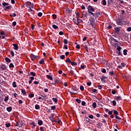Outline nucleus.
Masks as SVG:
<instances>
[{
  "label": "nucleus",
  "mask_w": 131,
  "mask_h": 131,
  "mask_svg": "<svg viewBox=\"0 0 131 131\" xmlns=\"http://www.w3.org/2000/svg\"><path fill=\"white\" fill-rule=\"evenodd\" d=\"M2 5L3 7H5V8H4L5 11H7V10H11V9H12V6H9V3H2Z\"/></svg>",
  "instance_id": "f257e3e1"
},
{
  "label": "nucleus",
  "mask_w": 131,
  "mask_h": 131,
  "mask_svg": "<svg viewBox=\"0 0 131 131\" xmlns=\"http://www.w3.org/2000/svg\"><path fill=\"white\" fill-rule=\"evenodd\" d=\"M88 10L90 14H92V13H93L92 12H95V9H94V7L91 5L88 6Z\"/></svg>",
  "instance_id": "f03ea898"
},
{
  "label": "nucleus",
  "mask_w": 131,
  "mask_h": 131,
  "mask_svg": "<svg viewBox=\"0 0 131 131\" xmlns=\"http://www.w3.org/2000/svg\"><path fill=\"white\" fill-rule=\"evenodd\" d=\"M122 49V48L119 46L117 47V51L116 52V53L118 54V55L121 56L122 55V53L120 51H121Z\"/></svg>",
  "instance_id": "7ed1b4c3"
},
{
  "label": "nucleus",
  "mask_w": 131,
  "mask_h": 131,
  "mask_svg": "<svg viewBox=\"0 0 131 131\" xmlns=\"http://www.w3.org/2000/svg\"><path fill=\"white\" fill-rule=\"evenodd\" d=\"M95 21L94 18L90 20V25L92 26L93 28H95Z\"/></svg>",
  "instance_id": "20e7f679"
},
{
  "label": "nucleus",
  "mask_w": 131,
  "mask_h": 131,
  "mask_svg": "<svg viewBox=\"0 0 131 131\" xmlns=\"http://www.w3.org/2000/svg\"><path fill=\"white\" fill-rule=\"evenodd\" d=\"M91 15H93V17H95V18H98L100 15H101V13L99 12L94 13H91Z\"/></svg>",
  "instance_id": "39448f33"
},
{
  "label": "nucleus",
  "mask_w": 131,
  "mask_h": 131,
  "mask_svg": "<svg viewBox=\"0 0 131 131\" xmlns=\"http://www.w3.org/2000/svg\"><path fill=\"white\" fill-rule=\"evenodd\" d=\"M29 16H32V15H33L35 13L34 11L31 9V8L29 9Z\"/></svg>",
  "instance_id": "423d86ee"
},
{
  "label": "nucleus",
  "mask_w": 131,
  "mask_h": 131,
  "mask_svg": "<svg viewBox=\"0 0 131 131\" xmlns=\"http://www.w3.org/2000/svg\"><path fill=\"white\" fill-rule=\"evenodd\" d=\"M25 4L27 8H29V7H33V5H32V4L30 2H26Z\"/></svg>",
  "instance_id": "0eeeda50"
},
{
  "label": "nucleus",
  "mask_w": 131,
  "mask_h": 131,
  "mask_svg": "<svg viewBox=\"0 0 131 131\" xmlns=\"http://www.w3.org/2000/svg\"><path fill=\"white\" fill-rule=\"evenodd\" d=\"M0 68H1V69H2V70H3L4 71L7 70V67H6V65H5V64H2L0 66Z\"/></svg>",
  "instance_id": "6e6552de"
},
{
  "label": "nucleus",
  "mask_w": 131,
  "mask_h": 131,
  "mask_svg": "<svg viewBox=\"0 0 131 131\" xmlns=\"http://www.w3.org/2000/svg\"><path fill=\"white\" fill-rule=\"evenodd\" d=\"M13 49L15 50V51H18V45L17 44H16V43H13Z\"/></svg>",
  "instance_id": "1a4fd4ad"
},
{
  "label": "nucleus",
  "mask_w": 131,
  "mask_h": 131,
  "mask_svg": "<svg viewBox=\"0 0 131 131\" xmlns=\"http://www.w3.org/2000/svg\"><path fill=\"white\" fill-rule=\"evenodd\" d=\"M106 78H107V77H105V76H103L102 77H101L100 78V79H101L102 82H106V80H105V79H106Z\"/></svg>",
  "instance_id": "9d476101"
},
{
  "label": "nucleus",
  "mask_w": 131,
  "mask_h": 131,
  "mask_svg": "<svg viewBox=\"0 0 131 131\" xmlns=\"http://www.w3.org/2000/svg\"><path fill=\"white\" fill-rule=\"evenodd\" d=\"M120 31V28H115V32L116 33H119V32Z\"/></svg>",
  "instance_id": "9b49d317"
},
{
  "label": "nucleus",
  "mask_w": 131,
  "mask_h": 131,
  "mask_svg": "<svg viewBox=\"0 0 131 131\" xmlns=\"http://www.w3.org/2000/svg\"><path fill=\"white\" fill-rule=\"evenodd\" d=\"M37 56L34 55V54H31V58L32 60H34V59H36Z\"/></svg>",
  "instance_id": "f8f14e48"
},
{
  "label": "nucleus",
  "mask_w": 131,
  "mask_h": 131,
  "mask_svg": "<svg viewBox=\"0 0 131 131\" xmlns=\"http://www.w3.org/2000/svg\"><path fill=\"white\" fill-rule=\"evenodd\" d=\"M6 110L8 111V112H11V111L12 110V106L7 107Z\"/></svg>",
  "instance_id": "ddd939ff"
},
{
  "label": "nucleus",
  "mask_w": 131,
  "mask_h": 131,
  "mask_svg": "<svg viewBox=\"0 0 131 131\" xmlns=\"http://www.w3.org/2000/svg\"><path fill=\"white\" fill-rule=\"evenodd\" d=\"M20 123L21 122L20 121L16 122V123L15 124V126H19V127H21V126H22V125H20Z\"/></svg>",
  "instance_id": "4468645a"
},
{
  "label": "nucleus",
  "mask_w": 131,
  "mask_h": 131,
  "mask_svg": "<svg viewBox=\"0 0 131 131\" xmlns=\"http://www.w3.org/2000/svg\"><path fill=\"white\" fill-rule=\"evenodd\" d=\"M118 25H123V23L122 22V21L119 20H118L117 22Z\"/></svg>",
  "instance_id": "2eb2a0df"
},
{
  "label": "nucleus",
  "mask_w": 131,
  "mask_h": 131,
  "mask_svg": "<svg viewBox=\"0 0 131 131\" xmlns=\"http://www.w3.org/2000/svg\"><path fill=\"white\" fill-rule=\"evenodd\" d=\"M74 23L76 25H78L79 24V22H78V18H77V19H74Z\"/></svg>",
  "instance_id": "dca6fc26"
},
{
  "label": "nucleus",
  "mask_w": 131,
  "mask_h": 131,
  "mask_svg": "<svg viewBox=\"0 0 131 131\" xmlns=\"http://www.w3.org/2000/svg\"><path fill=\"white\" fill-rule=\"evenodd\" d=\"M35 108L36 110H39L40 109V106L38 104H36L35 105Z\"/></svg>",
  "instance_id": "f3484780"
},
{
  "label": "nucleus",
  "mask_w": 131,
  "mask_h": 131,
  "mask_svg": "<svg viewBox=\"0 0 131 131\" xmlns=\"http://www.w3.org/2000/svg\"><path fill=\"white\" fill-rule=\"evenodd\" d=\"M123 55L124 56H126L127 55V50L126 49H125L123 51Z\"/></svg>",
  "instance_id": "a211bd4d"
},
{
  "label": "nucleus",
  "mask_w": 131,
  "mask_h": 131,
  "mask_svg": "<svg viewBox=\"0 0 131 131\" xmlns=\"http://www.w3.org/2000/svg\"><path fill=\"white\" fill-rule=\"evenodd\" d=\"M115 100H116V101H120V100H121V96H117V97H116Z\"/></svg>",
  "instance_id": "6ab92c4d"
},
{
  "label": "nucleus",
  "mask_w": 131,
  "mask_h": 131,
  "mask_svg": "<svg viewBox=\"0 0 131 131\" xmlns=\"http://www.w3.org/2000/svg\"><path fill=\"white\" fill-rule=\"evenodd\" d=\"M71 64L72 65V66H76L77 65V63L75 62V61H71Z\"/></svg>",
  "instance_id": "aec40b11"
},
{
  "label": "nucleus",
  "mask_w": 131,
  "mask_h": 131,
  "mask_svg": "<svg viewBox=\"0 0 131 131\" xmlns=\"http://www.w3.org/2000/svg\"><path fill=\"white\" fill-rule=\"evenodd\" d=\"M41 97H43V98H42V100L43 101H45V100H46V98H47V95L44 94V95H41Z\"/></svg>",
  "instance_id": "412c9836"
},
{
  "label": "nucleus",
  "mask_w": 131,
  "mask_h": 131,
  "mask_svg": "<svg viewBox=\"0 0 131 131\" xmlns=\"http://www.w3.org/2000/svg\"><path fill=\"white\" fill-rule=\"evenodd\" d=\"M47 78H48V79H50V80H53V77L51 76L50 75H47Z\"/></svg>",
  "instance_id": "4be33fe9"
},
{
  "label": "nucleus",
  "mask_w": 131,
  "mask_h": 131,
  "mask_svg": "<svg viewBox=\"0 0 131 131\" xmlns=\"http://www.w3.org/2000/svg\"><path fill=\"white\" fill-rule=\"evenodd\" d=\"M38 125H42V124H43L42 121H41V120H39L38 121Z\"/></svg>",
  "instance_id": "5701e85b"
},
{
  "label": "nucleus",
  "mask_w": 131,
  "mask_h": 131,
  "mask_svg": "<svg viewBox=\"0 0 131 131\" xmlns=\"http://www.w3.org/2000/svg\"><path fill=\"white\" fill-rule=\"evenodd\" d=\"M5 60L6 62H7V63H10V62H11V59H10V58H9L8 57H6Z\"/></svg>",
  "instance_id": "b1692460"
},
{
  "label": "nucleus",
  "mask_w": 131,
  "mask_h": 131,
  "mask_svg": "<svg viewBox=\"0 0 131 131\" xmlns=\"http://www.w3.org/2000/svg\"><path fill=\"white\" fill-rule=\"evenodd\" d=\"M107 3L108 5H112L113 4V0H107Z\"/></svg>",
  "instance_id": "393cba45"
},
{
  "label": "nucleus",
  "mask_w": 131,
  "mask_h": 131,
  "mask_svg": "<svg viewBox=\"0 0 131 131\" xmlns=\"http://www.w3.org/2000/svg\"><path fill=\"white\" fill-rule=\"evenodd\" d=\"M71 60H70V58H67L66 60V63H71Z\"/></svg>",
  "instance_id": "a878e982"
},
{
  "label": "nucleus",
  "mask_w": 131,
  "mask_h": 131,
  "mask_svg": "<svg viewBox=\"0 0 131 131\" xmlns=\"http://www.w3.org/2000/svg\"><path fill=\"white\" fill-rule=\"evenodd\" d=\"M50 120L52 121V122H57V120H56L54 118H50Z\"/></svg>",
  "instance_id": "bb28decb"
},
{
  "label": "nucleus",
  "mask_w": 131,
  "mask_h": 131,
  "mask_svg": "<svg viewBox=\"0 0 131 131\" xmlns=\"http://www.w3.org/2000/svg\"><path fill=\"white\" fill-rule=\"evenodd\" d=\"M52 28H53V29H58V26H56V25H53Z\"/></svg>",
  "instance_id": "cd10ccee"
},
{
  "label": "nucleus",
  "mask_w": 131,
  "mask_h": 131,
  "mask_svg": "<svg viewBox=\"0 0 131 131\" xmlns=\"http://www.w3.org/2000/svg\"><path fill=\"white\" fill-rule=\"evenodd\" d=\"M52 100H53V102H54V103H58V99H57V98H53Z\"/></svg>",
  "instance_id": "c85d7f7f"
},
{
  "label": "nucleus",
  "mask_w": 131,
  "mask_h": 131,
  "mask_svg": "<svg viewBox=\"0 0 131 131\" xmlns=\"http://www.w3.org/2000/svg\"><path fill=\"white\" fill-rule=\"evenodd\" d=\"M12 85H13V88H17V84L16 83L15 81L13 82Z\"/></svg>",
  "instance_id": "c756f323"
},
{
  "label": "nucleus",
  "mask_w": 131,
  "mask_h": 131,
  "mask_svg": "<svg viewBox=\"0 0 131 131\" xmlns=\"http://www.w3.org/2000/svg\"><path fill=\"white\" fill-rule=\"evenodd\" d=\"M93 108H96L97 107V103L96 102H94L92 104Z\"/></svg>",
  "instance_id": "7c9ffc66"
},
{
  "label": "nucleus",
  "mask_w": 131,
  "mask_h": 131,
  "mask_svg": "<svg viewBox=\"0 0 131 131\" xmlns=\"http://www.w3.org/2000/svg\"><path fill=\"white\" fill-rule=\"evenodd\" d=\"M102 5L103 6H106V5H107V2H106V0L102 1Z\"/></svg>",
  "instance_id": "2f4dec72"
},
{
  "label": "nucleus",
  "mask_w": 131,
  "mask_h": 131,
  "mask_svg": "<svg viewBox=\"0 0 131 131\" xmlns=\"http://www.w3.org/2000/svg\"><path fill=\"white\" fill-rule=\"evenodd\" d=\"M14 66L13 63H10L9 64V68H14Z\"/></svg>",
  "instance_id": "473e14b6"
},
{
  "label": "nucleus",
  "mask_w": 131,
  "mask_h": 131,
  "mask_svg": "<svg viewBox=\"0 0 131 131\" xmlns=\"http://www.w3.org/2000/svg\"><path fill=\"white\" fill-rule=\"evenodd\" d=\"M44 62H45V60L43 58H42L41 60L39 61V64H43Z\"/></svg>",
  "instance_id": "72a5a7b5"
},
{
  "label": "nucleus",
  "mask_w": 131,
  "mask_h": 131,
  "mask_svg": "<svg viewBox=\"0 0 131 131\" xmlns=\"http://www.w3.org/2000/svg\"><path fill=\"white\" fill-rule=\"evenodd\" d=\"M8 100H9V96L6 97L4 99V101L8 102Z\"/></svg>",
  "instance_id": "f704fd0d"
},
{
  "label": "nucleus",
  "mask_w": 131,
  "mask_h": 131,
  "mask_svg": "<svg viewBox=\"0 0 131 131\" xmlns=\"http://www.w3.org/2000/svg\"><path fill=\"white\" fill-rule=\"evenodd\" d=\"M84 49H85L86 52H87V53H89V49L88 48V46L86 45H85Z\"/></svg>",
  "instance_id": "c9c22d12"
},
{
  "label": "nucleus",
  "mask_w": 131,
  "mask_h": 131,
  "mask_svg": "<svg viewBox=\"0 0 131 131\" xmlns=\"http://www.w3.org/2000/svg\"><path fill=\"white\" fill-rule=\"evenodd\" d=\"M30 74L31 75H32V76H35L36 75V74H35V73L33 72H30Z\"/></svg>",
  "instance_id": "e433bc0d"
},
{
  "label": "nucleus",
  "mask_w": 131,
  "mask_h": 131,
  "mask_svg": "<svg viewBox=\"0 0 131 131\" xmlns=\"http://www.w3.org/2000/svg\"><path fill=\"white\" fill-rule=\"evenodd\" d=\"M63 42L64 43H65V45H67L68 43V40H67V39H64L63 40Z\"/></svg>",
  "instance_id": "4c0bfd02"
},
{
  "label": "nucleus",
  "mask_w": 131,
  "mask_h": 131,
  "mask_svg": "<svg viewBox=\"0 0 131 131\" xmlns=\"http://www.w3.org/2000/svg\"><path fill=\"white\" fill-rule=\"evenodd\" d=\"M29 97L30 98H33V97H34V95L33 94H29Z\"/></svg>",
  "instance_id": "58836bf2"
},
{
  "label": "nucleus",
  "mask_w": 131,
  "mask_h": 131,
  "mask_svg": "<svg viewBox=\"0 0 131 131\" xmlns=\"http://www.w3.org/2000/svg\"><path fill=\"white\" fill-rule=\"evenodd\" d=\"M114 114H115V115H118V114H119L118 112H117V111H116V110H114Z\"/></svg>",
  "instance_id": "ea45409f"
},
{
  "label": "nucleus",
  "mask_w": 131,
  "mask_h": 131,
  "mask_svg": "<svg viewBox=\"0 0 131 131\" xmlns=\"http://www.w3.org/2000/svg\"><path fill=\"white\" fill-rule=\"evenodd\" d=\"M115 118L116 119H119V120H121V118L119 117L117 115L115 116Z\"/></svg>",
  "instance_id": "a19ab883"
},
{
  "label": "nucleus",
  "mask_w": 131,
  "mask_h": 131,
  "mask_svg": "<svg viewBox=\"0 0 131 131\" xmlns=\"http://www.w3.org/2000/svg\"><path fill=\"white\" fill-rule=\"evenodd\" d=\"M21 93L23 94V95H26V91H25V90H21Z\"/></svg>",
  "instance_id": "79ce46f5"
},
{
  "label": "nucleus",
  "mask_w": 131,
  "mask_h": 131,
  "mask_svg": "<svg viewBox=\"0 0 131 131\" xmlns=\"http://www.w3.org/2000/svg\"><path fill=\"white\" fill-rule=\"evenodd\" d=\"M60 58L62 60H64V59H65V55H62L61 56H60Z\"/></svg>",
  "instance_id": "37998d69"
},
{
  "label": "nucleus",
  "mask_w": 131,
  "mask_h": 131,
  "mask_svg": "<svg viewBox=\"0 0 131 131\" xmlns=\"http://www.w3.org/2000/svg\"><path fill=\"white\" fill-rule=\"evenodd\" d=\"M76 101L78 102V104H80L81 100H80V99H76Z\"/></svg>",
  "instance_id": "c03bdc74"
},
{
  "label": "nucleus",
  "mask_w": 131,
  "mask_h": 131,
  "mask_svg": "<svg viewBox=\"0 0 131 131\" xmlns=\"http://www.w3.org/2000/svg\"><path fill=\"white\" fill-rule=\"evenodd\" d=\"M10 54L12 57H14L15 56V53L13 52V51H10Z\"/></svg>",
  "instance_id": "a18cd8bd"
},
{
  "label": "nucleus",
  "mask_w": 131,
  "mask_h": 131,
  "mask_svg": "<svg viewBox=\"0 0 131 131\" xmlns=\"http://www.w3.org/2000/svg\"><path fill=\"white\" fill-rule=\"evenodd\" d=\"M6 127H10L11 126V123H8L6 124Z\"/></svg>",
  "instance_id": "49530a36"
},
{
  "label": "nucleus",
  "mask_w": 131,
  "mask_h": 131,
  "mask_svg": "<svg viewBox=\"0 0 131 131\" xmlns=\"http://www.w3.org/2000/svg\"><path fill=\"white\" fill-rule=\"evenodd\" d=\"M80 90H81V91H84V88L83 87V86H82V85H81L80 86Z\"/></svg>",
  "instance_id": "de8ad7c7"
},
{
  "label": "nucleus",
  "mask_w": 131,
  "mask_h": 131,
  "mask_svg": "<svg viewBox=\"0 0 131 131\" xmlns=\"http://www.w3.org/2000/svg\"><path fill=\"white\" fill-rule=\"evenodd\" d=\"M112 103H113V106H116V101L113 100Z\"/></svg>",
  "instance_id": "09e8293b"
},
{
  "label": "nucleus",
  "mask_w": 131,
  "mask_h": 131,
  "mask_svg": "<svg viewBox=\"0 0 131 131\" xmlns=\"http://www.w3.org/2000/svg\"><path fill=\"white\" fill-rule=\"evenodd\" d=\"M89 118H91V119H94V116L93 115H89Z\"/></svg>",
  "instance_id": "8fccbe9b"
},
{
  "label": "nucleus",
  "mask_w": 131,
  "mask_h": 131,
  "mask_svg": "<svg viewBox=\"0 0 131 131\" xmlns=\"http://www.w3.org/2000/svg\"><path fill=\"white\" fill-rule=\"evenodd\" d=\"M70 93L71 95H75L76 94V92H74V91H70Z\"/></svg>",
  "instance_id": "3c124183"
},
{
  "label": "nucleus",
  "mask_w": 131,
  "mask_h": 131,
  "mask_svg": "<svg viewBox=\"0 0 131 131\" xmlns=\"http://www.w3.org/2000/svg\"><path fill=\"white\" fill-rule=\"evenodd\" d=\"M38 16L39 17H41V16H42V13H41V12L38 13Z\"/></svg>",
  "instance_id": "603ef678"
},
{
  "label": "nucleus",
  "mask_w": 131,
  "mask_h": 131,
  "mask_svg": "<svg viewBox=\"0 0 131 131\" xmlns=\"http://www.w3.org/2000/svg\"><path fill=\"white\" fill-rule=\"evenodd\" d=\"M56 106H51V110H55Z\"/></svg>",
  "instance_id": "864d4df0"
},
{
  "label": "nucleus",
  "mask_w": 131,
  "mask_h": 131,
  "mask_svg": "<svg viewBox=\"0 0 131 131\" xmlns=\"http://www.w3.org/2000/svg\"><path fill=\"white\" fill-rule=\"evenodd\" d=\"M52 17H53V19H56L57 15L56 14H53Z\"/></svg>",
  "instance_id": "5fc2aeb1"
},
{
  "label": "nucleus",
  "mask_w": 131,
  "mask_h": 131,
  "mask_svg": "<svg viewBox=\"0 0 131 131\" xmlns=\"http://www.w3.org/2000/svg\"><path fill=\"white\" fill-rule=\"evenodd\" d=\"M87 85H88V86H91V85H92V82H87Z\"/></svg>",
  "instance_id": "6e6d98bb"
},
{
  "label": "nucleus",
  "mask_w": 131,
  "mask_h": 131,
  "mask_svg": "<svg viewBox=\"0 0 131 131\" xmlns=\"http://www.w3.org/2000/svg\"><path fill=\"white\" fill-rule=\"evenodd\" d=\"M83 15L84 16V17H87L88 16V14L86 13V12H83Z\"/></svg>",
  "instance_id": "4d7b16f0"
},
{
  "label": "nucleus",
  "mask_w": 131,
  "mask_h": 131,
  "mask_svg": "<svg viewBox=\"0 0 131 131\" xmlns=\"http://www.w3.org/2000/svg\"><path fill=\"white\" fill-rule=\"evenodd\" d=\"M63 49H65L66 50H68V47H67V45H64Z\"/></svg>",
  "instance_id": "13d9d810"
},
{
  "label": "nucleus",
  "mask_w": 131,
  "mask_h": 131,
  "mask_svg": "<svg viewBox=\"0 0 131 131\" xmlns=\"http://www.w3.org/2000/svg\"><path fill=\"white\" fill-rule=\"evenodd\" d=\"M112 113H113V111H111L108 112V114L109 115H112Z\"/></svg>",
  "instance_id": "bf43d9fd"
},
{
  "label": "nucleus",
  "mask_w": 131,
  "mask_h": 131,
  "mask_svg": "<svg viewBox=\"0 0 131 131\" xmlns=\"http://www.w3.org/2000/svg\"><path fill=\"white\" fill-rule=\"evenodd\" d=\"M81 105L82 106H85V102L84 101H82L81 102Z\"/></svg>",
  "instance_id": "052dcab7"
},
{
  "label": "nucleus",
  "mask_w": 131,
  "mask_h": 131,
  "mask_svg": "<svg viewBox=\"0 0 131 131\" xmlns=\"http://www.w3.org/2000/svg\"><path fill=\"white\" fill-rule=\"evenodd\" d=\"M109 74H110V75H111V76H112V75H114V73L113 72V71H112V72H110Z\"/></svg>",
  "instance_id": "680f3d73"
},
{
  "label": "nucleus",
  "mask_w": 131,
  "mask_h": 131,
  "mask_svg": "<svg viewBox=\"0 0 131 131\" xmlns=\"http://www.w3.org/2000/svg\"><path fill=\"white\" fill-rule=\"evenodd\" d=\"M12 25H13V26H16V25H17V23H16V21H14L12 23Z\"/></svg>",
  "instance_id": "e2e57ef3"
},
{
  "label": "nucleus",
  "mask_w": 131,
  "mask_h": 131,
  "mask_svg": "<svg viewBox=\"0 0 131 131\" xmlns=\"http://www.w3.org/2000/svg\"><path fill=\"white\" fill-rule=\"evenodd\" d=\"M59 35H63V34H64V33H63L62 31H60L59 32Z\"/></svg>",
  "instance_id": "0e129e2a"
},
{
  "label": "nucleus",
  "mask_w": 131,
  "mask_h": 131,
  "mask_svg": "<svg viewBox=\"0 0 131 131\" xmlns=\"http://www.w3.org/2000/svg\"><path fill=\"white\" fill-rule=\"evenodd\" d=\"M102 73H106V70L105 69H103L102 70Z\"/></svg>",
  "instance_id": "69168bd1"
},
{
  "label": "nucleus",
  "mask_w": 131,
  "mask_h": 131,
  "mask_svg": "<svg viewBox=\"0 0 131 131\" xmlns=\"http://www.w3.org/2000/svg\"><path fill=\"white\" fill-rule=\"evenodd\" d=\"M127 31H131V27H128V28H127Z\"/></svg>",
  "instance_id": "338daca9"
},
{
  "label": "nucleus",
  "mask_w": 131,
  "mask_h": 131,
  "mask_svg": "<svg viewBox=\"0 0 131 131\" xmlns=\"http://www.w3.org/2000/svg\"><path fill=\"white\" fill-rule=\"evenodd\" d=\"M40 130H41V131H45V130L43 129V127H40Z\"/></svg>",
  "instance_id": "774afa93"
}]
</instances>
